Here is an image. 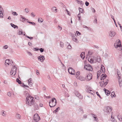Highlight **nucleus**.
<instances>
[{
    "instance_id": "f257e3e1",
    "label": "nucleus",
    "mask_w": 122,
    "mask_h": 122,
    "mask_svg": "<svg viewBox=\"0 0 122 122\" xmlns=\"http://www.w3.org/2000/svg\"><path fill=\"white\" fill-rule=\"evenodd\" d=\"M34 98L30 95H28L26 99V104L30 106H33V109L34 111L38 109L39 107L38 105L35 103L33 100Z\"/></svg>"
},
{
    "instance_id": "f03ea898",
    "label": "nucleus",
    "mask_w": 122,
    "mask_h": 122,
    "mask_svg": "<svg viewBox=\"0 0 122 122\" xmlns=\"http://www.w3.org/2000/svg\"><path fill=\"white\" fill-rule=\"evenodd\" d=\"M57 103L56 100L55 98H53L50 100L49 102V105L51 107H54Z\"/></svg>"
},
{
    "instance_id": "7ed1b4c3",
    "label": "nucleus",
    "mask_w": 122,
    "mask_h": 122,
    "mask_svg": "<svg viewBox=\"0 0 122 122\" xmlns=\"http://www.w3.org/2000/svg\"><path fill=\"white\" fill-rule=\"evenodd\" d=\"M81 33L78 31H76L75 33V35L74 34L72 36V39L73 41L76 43H78V41L76 37V36H79L81 35Z\"/></svg>"
},
{
    "instance_id": "20e7f679",
    "label": "nucleus",
    "mask_w": 122,
    "mask_h": 122,
    "mask_svg": "<svg viewBox=\"0 0 122 122\" xmlns=\"http://www.w3.org/2000/svg\"><path fill=\"white\" fill-rule=\"evenodd\" d=\"M114 46L116 49H118V48H120V50H121L122 47L120 40H117L114 43Z\"/></svg>"
},
{
    "instance_id": "39448f33",
    "label": "nucleus",
    "mask_w": 122,
    "mask_h": 122,
    "mask_svg": "<svg viewBox=\"0 0 122 122\" xmlns=\"http://www.w3.org/2000/svg\"><path fill=\"white\" fill-rule=\"evenodd\" d=\"M84 68L89 71H92L93 70L92 68L89 64H85L84 66Z\"/></svg>"
},
{
    "instance_id": "423d86ee",
    "label": "nucleus",
    "mask_w": 122,
    "mask_h": 122,
    "mask_svg": "<svg viewBox=\"0 0 122 122\" xmlns=\"http://www.w3.org/2000/svg\"><path fill=\"white\" fill-rule=\"evenodd\" d=\"M68 71L69 73L71 74L75 75V73L74 69L71 67H70L68 69Z\"/></svg>"
},
{
    "instance_id": "0eeeda50",
    "label": "nucleus",
    "mask_w": 122,
    "mask_h": 122,
    "mask_svg": "<svg viewBox=\"0 0 122 122\" xmlns=\"http://www.w3.org/2000/svg\"><path fill=\"white\" fill-rule=\"evenodd\" d=\"M40 117L39 116L38 114H35L33 117L34 120L36 122H37L40 119Z\"/></svg>"
},
{
    "instance_id": "6e6552de",
    "label": "nucleus",
    "mask_w": 122,
    "mask_h": 122,
    "mask_svg": "<svg viewBox=\"0 0 122 122\" xmlns=\"http://www.w3.org/2000/svg\"><path fill=\"white\" fill-rule=\"evenodd\" d=\"M105 108L106 109V112L107 114H110L112 110V107H110L108 106L105 107Z\"/></svg>"
},
{
    "instance_id": "1a4fd4ad",
    "label": "nucleus",
    "mask_w": 122,
    "mask_h": 122,
    "mask_svg": "<svg viewBox=\"0 0 122 122\" xmlns=\"http://www.w3.org/2000/svg\"><path fill=\"white\" fill-rule=\"evenodd\" d=\"M37 58L39 60H40L41 62H43L45 59V56H43L40 55V56H38Z\"/></svg>"
},
{
    "instance_id": "9d476101",
    "label": "nucleus",
    "mask_w": 122,
    "mask_h": 122,
    "mask_svg": "<svg viewBox=\"0 0 122 122\" xmlns=\"http://www.w3.org/2000/svg\"><path fill=\"white\" fill-rule=\"evenodd\" d=\"M20 20L22 22L24 23L26 21H27L28 20L25 17H24L22 15H20Z\"/></svg>"
},
{
    "instance_id": "9b49d317",
    "label": "nucleus",
    "mask_w": 122,
    "mask_h": 122,
    "mask_svg": "<svg viewBox=\"0 0 122 122\" xmlns=\"http://www.w3.org/2000/svg\"><path fill=\"white\" fill-rule=\"evenodd\" d=\"M94 56H91L89 58L88 60L91 63H92L94 62Z\"/></svg>"
},
{
    "instance_id": "f8f14e48",
    "label": "nucleus",
    "mask_w": 122,
    "mask_h": 122,
    "mask_svg": "<svg viewBox=\"0 0 122 122\" xmlns=\"http://www.w3.org/2000/svg\"><path fill=\"white\" fill-rule=\"evenodd\" d=\"M109 35L111 37H113L115 34V33L114 31H110L109 33Z\"/></svg>"
},
{
    "instance_id": "ddd939ff",
    "label": "nucleus",
    "mask_w": 122,
    "mask_h": 122,
    "mask_svg": "<svg viewBox=\"0 0 122 122\" xmlns=\"http://www.w3.org/2000/svg\"><path fill=\"white\" fill-rule=\"evenodd\" d=\"M10 61L9 59L6 60L5 61V65L6 66L10 65Z\"/></svg>"
},
{
    "instance_id": "4468645a",
    "label": "nucleus",
    "mask_w": 122,
    "mask_h": 122,
    "mask_svg": "<svg viewBox=\"0 0 122 122\" xmlns=\"http://www.w3.org/2000/svg\"><path fill=\"white\" fill-rule=\"evenodd\" d=\"M99 83H100V86L102 87H105L107 84V83L105 82V83H104L102 81L100 82Z\"/></svg>"
},
{
    "instance_id": "2eb2a0df",
    "label": "nucleus",
    "mask_w": 122,
    "mask_h": 122,
    "mask_svg": "<svg viewBox=\"0 0 122 122\" xmlns=\"http://www.w3.org/2000/svg\"><path fill=\"white\" fill-rule=\"evenodd\" d=\"M107 76L105 74H102L101 76V80L102 81L106 79V77Z\"/></svg>"
},
{
    "instance_id": "dca6fc26",
    "label": "nucleus",
    "mask_w": 122,
    "mask_h": 122,
    "mask_svg": "<svg viewBox=\"0 0 122 122\" xmlns=\"http://www.w3.org/2000/svg\"><path fill=\"white\" fill-rule=\"evenodd\" d=\"M92 75L91 73H89L87 76L86 78H87V80L89 81L92 78Z\"/></svg>"
},
{
    "instance_id": "f3484780",
    "label": "nucleus",
    "mask_w": 122,
    "mask_h": 122,
    "mask_svg": "<svg viewBox=\"0 0 122 122\" xmlns=\"http://www.w3.org/2000/svg\"><path fill=\"white\" fill-rule=\"evenodd\" d=\"M76 96L77 97L80 99H82L83 98L82 96L78 92H76Z\"/></svg>"
},
{
    "instance_id": "a211bd4d",
    "label": "nucleus",
    "mask_w": 122,
    "mask_h": 122,
    "mask_svg": "<svg viewBox=\"0 0 122 122\" xmlns=\"http://www.w3.org/2000/svg\"><path fill=\"white\" fill-rule=\"evenodd\" d=\"M33 81L32 79L31 78H30L28 80V82L29 83V86H32L33 84Z\"/></svg>"
},
{
    "instance_id": "6ab92c4d",
    "label": "nucleus",
    "mask_w": 122,
    "mask_h": 122,
    "mask_svg": "<svg viewBox=\"0 0 122 122\" xmlns=\"http://www.w3.org/2000/svg\"><path fill=\"white\" fill-rule=\"evenodd\" d=\"M103 90L104 91H105V93L106 95L107 96H108L110 95V91H109L105 88H104Z\"/></svg>"
},
{
    "instance_id": "aec40b11",
    "label": "nucleus",
    "mask_w": 122,
    "mask_h": 122,
    "mask_svg": "<svg viewBox=\"0 0 122 122\" xmlns=\"http://www.w3.org/2000/svg\"><path fill=\"white\" fill-rule=\"evenodd\" d=\"M3 10L2 7L0 5V17H3Z\"/></svg>"
},
{
    "instance_id": "412c9836",
    "label": "nucleus",
    "mask_w": 122,
    "mask_h": 122,
    "mask_svg": "<svg viewBox=\"0 0 122 122\" xmlns=\"http://www.w3.org/2000/svg\"><path fill=\"white\" fill-rule=\"evenodd\" d=\"M16 66H14L11 69V70L15 71L14 72H13V74L14 75H15L16 73V70H17V68Z\"/></svg>"
},
{
    "instance_id": "4be33fe9",
    "label": "nucleus",
    "mask_w": 122,
    "mask_h": 122,
    "mask_svg": "<svg viewBox=\"0 0 122 122\" xmlns=\"http://www.w3.org/2000/svg\"><path fill=\"white\" fill-rule=\"evenodd\" d=\"M91 114L92 116V117L94 118L95 119V120L97 122L98 121V118L97 117V116L93 114Z\"/></svg>"
},
{
    "instance_id": "5701e85b",
    "label": "nucleus",
    "mask_w": 122,
    "mask_h": 122,
    "mask_svg": "<svg viewBox=\"0 0 122 122\" xmlns=\"http://www.w3.org/2000/svg\"><path fill=\"white\" fill-rule=\"evenodd\" d=\"M77 78L78 79H79L81 81H84L85 80V78H84L82 76H80L78 77V78Z\"/></svg>"
},
{
    "instance_id": "b1692460",
    "label": "nucleus",
    "mask_w": 122,
    "mask_h": 122,
    "mask_svg": "<svg viewBox=\"0 0 122 122\" xmlns=\"http://www.w3.org/2000/svg\"><path fill=\"white\" fill-rule=\"evenodd\" d=\"M102 71L101 70H99L97 72V78H98V77L99 76H100V74L102 73Z\"/></svg>"
},
{
    "instance_id": "393cba45",
    "label": "nucleus",
    "mask_w": 122,
    "mask_h": 122,
    "mask_svg": "<svg viewBox=\"0 0 122 122\" xmlns=\"http://www.w3.org/2000/svg\"><path fill=\"white\" fill-rule=\"evenodd\" d=\"M25 33L23 32L22 31H19L18 32V34L19 35H23L25 36Z\"/></svg>"
},
{
    "instance_id": "a878e982",
    "label": "nucleus",
    "mask_w": 122,
    "mask_h": 122,
    "mask_svg": "<svg viewBox=\"0 0 122 122\" xmlns=\"http://www.w3.org/2000/svg\"><path fill=\"white\" fill-rule=\"evenodd\" d=\"M11 26L13 27L14 28H18V26L16 25H15L14 24H13L12 23H11L10 24Z\"/></svg>"
},
{
    "instance_id": "bb28decb",
    "label": "nucleus",
    "mask_w": 122,
    "mask_h": 122,
    "mask_svg": "<svg viewBox=\"0 0 122 122\" xmlns=\"http://www.w3.org/2000/svg\"><path fill=\"white\" fill-rule=\"evenodd\" d=\"M111 121L113 122H116V120H115V119L114 118V117H113L112 115H111Z\"/></svg>"
},
{
    "instance_id": "cd10ccee",
    "label": "nucleus",
    "mask_w": 122,
    "mask_h": 122,
    "mask_svg": "<svg viewBox=\"0 0 122 122\" xmlns=\"http://www.w3.org/2000/svg\"><path fill=\"white\" fill-rule=\"evenodd\" d=\"M16 118L18 119H21V116L19 114H16L15 116Z\"/></svg>"
},
{
    "instance_id": "c85d7f7f",
    "label": "nucleus",
    "mask_w": 122,
    "mask_h": 122,
    "mask_svg": "<svg viewBox=\"0 0 122 122\" xmlns=\"http://www.w3.org/2000/svg\"><path fill=\"white\" fill-rule=\"evenodd\" d=\"M100 70L102 71V73H104L105 71V69L104 67H102V66H101L100 68Z\"/></svg>"
},
{
    "instance_id": "c756f323",
    "label": "nucleus",
    "mask_w": 122,
    "mask_h": 122,
    "mask_svg": "<svg viewBox=\"0 0 122 122\" xmlns=\"http://www.w3.org/2000/svg\"><path fill=\"white\" fill-rule=\"evenodd\" d=\"M16 81L19 84H21L22 83L21 81L19 79L17 78L16 79Z\"/></svg>"
},
{
    "instance_id": "7c9ffc66",
    "label": "nucleus",
    "mask_w": 122,
    "mask_h": 122,
    "mask_svg": "<svg viewBox=\"0 0 122 122\" xmlns=\"http://www.w3.org/2000/svg\"><path fill=\"white\" fill-rule=\"evenodd\" d=\"M43 21V20L41 18H39L38 21L39 22L41 23H42Z\"/></svg>"
},
{
    "instance_id": "2f4dec72",
    "label": "nucleus",
    "mask_w": 122,
    "mask_h": 122,
    "mask_svg": "<svg viewBox=\"0 0 122 122\" xmlns=\"http://www.w3.org/2000/svg\"><path fill=\"white\" fill-rule=\"evenodd\" d=\"M52 10L53 12H54L55 11H56L57 10V9H56V8L55 7H53L51 9Z\"/></svg>"
},
{
    "instance_id": "473e14b6",
    "label": "nucleus",
    "mask_w": 122,
    "mask_h": 122,
    "mask_svg": "<svg viewBox=\"0 0 122 122\" xmlns=\"http://www.w3.org/2000/svg\"><path fill=\"white\" fill-rule=\"evenodd\" d=\"M115 96H116L115 92H112L111 93V96L112 97H114Z\"/></svg>"
},
{
    "instance_id": "72a5a7b5",
    "label": "nucleus",
    "mask_w": 122,
    "mask_h": 122,
    "mask_svg": "<svg viewBox=\"0 0 122 122\" xmlns=\"http://www.w3.org/2000/svg\"><path fill=\"white\" fill-rule=\"evenodd\" d=\"M83 54H85V52H84L82 53H81V54L80 55V56L81 58H83V59H84V58L85 57V56H83Z\"/></svg>"
},
{
    "instance_id": "f704fd0d",
    "label": "nucleus",
    "mask_w": 122,
    "mask_h": 122,
    "mask_svg": "<svg viewBox=\"0 0 122 122\" xmlns=\"http://www.w3.org/2000/svg\"><path fill=\"white\" fill-rule=\"evenodd\" d=\"M103 81H102L103 82H104V83H105V82L107 83V84L108 83V79H104V80H103Z\"/></svg>"
},
{
    "instance_id": "c9c22d12",
    "label": "nucleus",
    "mask_w": 122,
    "mask_h": 122,
    "mask_svg": "<svg viewBox=\"0 0 122 122\" xmlns=\"http://www.w3.org/2000/svg\"><path fill=\"white\" fill-rule=\"evenodd\" d=\"M117 117L120 121H122V117L121 116L118 115Z\"/></svg>"
},
{
    "instance_id": "e433bc0d",
    "label": "nucleus",
    "mask_w": 122,
    "mask_h": 122,
    "mask_svg": "<svg viewBox=\"0 0 122 122\" xmlns=\"http://www.w3.org/2000/svg\"><path fill=\"white\" fill-rule=\"evenodd\" d=\"M27 23H29L30 24H31L32 25H36V24L33 22H31L28 21H27Z\"/></svg>"
},
{
    "instance_id": "4c0bfd02",
    "label": "nucleus",
    "mask_w": 122,
    "mask_h": 122,
    "mask_svg": "<svg viewBox=\"0 0 122 122\" xmlns=\"http://www.w3.org/2000/svg\"><path fill=\"white\" fill-rule=\"evenodd\" d=\"M79 12L81 13H83V10L82 8H79Z\"/></svg>"
},
{
    "instance_id": "58836bf2",
    "label": "nucleus",
    "mask_w": 122,
    "mask_h": 122,
    "mask_svg": "<svg viewBox=\"0 0 122 122\" xmlns=\"http://www.w3.org/2000/svg\"><path fill=\"white\" fill-rule=\"evenodd\" d=\"M79 72L77 71V72L76 73V77L77 78V77L79 75Z\"/></svg>"
},
{
    "instance_id": "ea45409f",
    "label": "nucleus",
    "mask_w": 122,
    "mask_h": 122,
    "mask_svg": "<svg viewBox=\"0 0 122 122\" xmlns=\"http://www.w3.org/2000/svg\"><path fill=\"white\" fill-rule=\"evenodd\" d=\"M60 45L61 47H63L64 46V43L62 42H61L60 43Z\"/></svg>"
},
{
    "instance_id": "a19ab883",
    "label": "nucleus",
    "mask_w": 122,
    "mask_h": 122,
    "mask_svg": "<svg viewBox=\"0 0 122 122\" xmlns=\"http://www.w3.org/2000/svg\"><path fill=\"white\" fill-rule=\"evenodd\" d=\"M97 61L98 62H100V57L99 56H97Z\"/></svg>"
},
{
    "instance_id": "79ce46f5",
    "label": "nucleus",
    "mask_w": 122,
    "mask_h": 122,
    "mask_svg": "<svg viewBox=\"0 0 122 122\" xmlns=\"http://www.w3.org/2000/svg\"><path fill=\"white\" fill-rule=\"evenodd\" d=\"M12 14L14 15H17L18 14L15 12H13L12 13Z\"/></svg>"
},
{
    "instance_id": "37998d69",
    "label": "nucleus",
    "mask_w": 122,
    "mask_h": 122,
    "mask_svg": "<svg viewBox=\"0 0 122 122\" xmlns=\"http://www.w3.org/2000/svg\"><path fill=\"white\" fill-rule=\"evenodd\" d=\"M97 57H95L94 56V58L93 59L94 60V62H96L97 61Z\"/></svg>"
},
{
    "instance_id": "c03bdc74",
    "label": "nucleus",
    "mask_w": 122,
    "mask_h": 122,
    "mask_svg": "<svg viewBox=\"0 0 122 122\" xmlns=\"http://www.w3.org/2000/svg\"><path fill=\"white\" fill-rule=\"evenodd\" d=\"M88 92L90 93H91V94H93V91L91 90L90 89H88L87 90Z\"/></svg>"
},
{
    "instance_id": "a18cd8bd",
    "label": "nucleus",
    "mask_w": 122,
    "mask_h": 122,
    "mask_svg": "<svg viewBox=\"0 0 122 122\" xmlns=\"http://www.w3.org/2000/svg\"><path fill=\"white\" fill-rule=\"evenodd\" d=\"M26 52L29 56H32V54L31 52H29L28 51H27Z\"/></svg>"
},
{
    "instance_id": "49530a36",
    "label": "nucleus",
    "mask_w": 122,
    "mask_h": 122,
    "mask_svg": "<svg viewBox=\"0 0 122 122\" xmlns=\"http://www.w3.org/2000/svg\"><path fill=\"white\" fill-rule=\"evenodd\" d=\"M71 46L69 44V45L67 46V48L69 49H71Z\"/></svg>"
},
{
    "instance_id": "de8ad7c7",
    "label": "nucleus",
    "mask_w": 122,
    "mask_h": 122,
    "mask_svg": "<svg viewBox=\"0 0 122 122\" xmlns=\"http://www.w3.org/2000/svg\"><path fill=\"white\" fill-rule=\"evenodd\" d=\"M14 71L11 70V71L10 72V74L11 75L14 76L13 74V72H14Z\"/></svg>"
},
{
    "instance_id": "09e8293b",
    "label": "nucleus",
    "mask_w": 122,
    "mask_h": 122,
    "mask_svg": "<svg viewBox=\"0 0 122 122\" xmlns=\"http://www.w3.org/2000/svg\"><path fill=\"white\" fill-rule=\"evenodd\" d=\"M39 50H40L41 52H42L44 51V49L42 48H41L39 49Z\"/></svg>"
},
{
    "instance_id": "8fccbe9b",
    "label": "nucleus",
    "mask_w": 122,
    "mask_h": 122,
    "mask_svg": "<svg viewBox=\"0 0 122 122\" xmlns=\"http://www.w3.org/2000/svg\"><path fill=\"white\" fill-rule=\"evenodd\" d=\"M7 94L8 96L10 97L11 95V93L10 92H9L7 93Z\"/></svg>"
},
{
    "instance_id": "3c124183",
    "label": "nucleus",
    "mask_w": 122,
    "mask_h": 122,
    "mask_svg": "<svg viewBox=\"0 0 122 122\" xmlns=\"http://www.w3.org/2000/svg\"><path fill=\"white\" fill-rule=\"evenodd\" d=\"M96 94L100 98L102 99V98H101L100 95L99 94V93H98V92H96Z\"/></svg>"
},
{
    "instance_id": "603ef678",
    "label": "nucleus",
    "mask_w": 122,
    "mask_h": 122,
    "mask_svg": "<svg viewBox=\"0 0 122 122\" xmlns=\"http://www.w3.org/2000/svg\"><path fill=\"white\" fill-rule=\"evenodd\" d=\"M31 15L33 17H34L35 16V15L34 13L33 12H32L31 13Z\"/></svg>"
},
{
    "instance_id": "864d4df0",
    "label": "nucleus",
    "mask_w": 122,
    "mask_h": 122,
    "mask_svg": "<svg viewBox=\"0 0 122 122\" xmlns=\"http://www.w3.org/2000/svg\"><path fill=\"white\" fill-rule=\"evenodd\" d=\"M85 4L87 6L89 5V3L88 2H87V1H86V2L85 3Z\"/></svg>"
},
{
    "instance_id": "5fc2aeb1",
    "label": "nucleus",
    "mask_w": 122,
    "mask_h": 122,
    "mask_svg": "<svg viewBox=\"0 0 122 122\" xmlns=\"http://www.w3.org/2000/svg\"><path fill=\"white\" fill-rule=\"evenodd\" d=\"M25 11L27 12L28 13L29 12V9L28 8H26L25 9Z\"/></svg>"
},
{
    "instance_id": "6e6d98bb",
    "label": "nucleus",
    "mask_w": 122,
    "mask_h": 122,
    "mask_svg": "<svg viewBox=\"0 0 122 122\" xmlns=\"http://www.w3.org/2000/svg\"><path fill=\"white\" fill-rule=\"evenodd\" d=\"M25 36L27 38H28L30 39H33V38L32 37H30L28 36L27 35H26Z\"/></svg>"
},
{
    "instance_id": "4d7b16f0",
    "label": "nucleus",
    "mask_w": 122,
    "mask_h": 122,
    "mask_svg": "<svg viewBox=\"0 0 122 122\" xmlns=\"http://www.w3.org/2000/svg\"><path fill=\"white\" fill-rule=\"evenodd\" d=\"M5 111H3V112L2 114V115L3 116H5L6 114H5Z\"/></svg>"
},
{
    "instance_id": "13d9d810",
    "label": "nucleus",
    "mask_w": 122,
    "mask_h": 122,
    "mask_svg": "<svg viewBox=\"0 0 122 122\" xmlns=\"http://www.w3.org/2000/svg\"><path fill=\"white\" fill-rule=\"evenodd\" d=\"M117 75H118V76L120 77V76L119 75H120V72L119 71H118L117 70Z\"/></svg>"
},
{
    "instance_id": "bf43d9fd",
    "label": "nucleus",
    "mask_w": 122,
    "mask_h": 122,
    "mask_svg": "<svg viewBox=\"0 0 122 122\" xmlns=\"http://www.w3.org/2000/svg\"><path fill=\"white\" fill-rule=\"evenodd\" d=\"M58 28L59 30H62V28L60 26L58 25Z\"/></svg>"
},
{
    "instance_id": "052dcab7",
    "label": "nucleus",
    "mask_w": 122,
    "mask_h": 122,
    "mask_svg": "<svg viewBox=\"0 0 122 122\" xmlns=\"http://www.w3.org/2000/svg\"><path fill=\"white\" fill-rule=\"evenodd\" d=\"M22 86L24 87H25V86L27 87H29L28 86L24 85L23 83H22Z\"/></svg>"
},
{
    "instance_id": "680f3d73",
    "label": "nucleus",
    "mask_w": 122,
    "mask_h": 122,
    "mask_svg": "<svg viewBox=\"0 0 122 122\" xmlns=\"http://www.w3.org/2000/svg\"><path fill=\"white\" fill-rule=\"evenodd\" d=\"M3 47L5 49H7L8 47V46L7 45H5Z\"/></svg>"
},
{
    "instance_id": "e2e57ef3",
    "label": "nucleus",
    "mask_w": 122,
    "mask_h": 122,
    "mask_svg": "<svg viewBox=\"0 0 122 122\" xmlns=\"http://www.w3.org/2000/svg\"><path fill=\"white\" fill-rule=\"evenodd\" d=\"M60 109L59 107H58L57 108H56V110H55V111H56V112H58V109Z\"/></svg>"
},
{
    "instance_id": "0e129e2a",
    "label": "nucleus",
    "mask_w": 122,
    "mask_h": 122,
    "mask_svg": "<svg viewBox=\"0 0 122 122\" xmlns=\"http://www.w3.org/2000/svg\"><path fill=\"white\" fill-rule=\"evenodd\" d=\"M119 84L120 87H121V86H120V85H121V84H122V81H119Z\"/></svg>"
},
{
    "instance_id": "69168bd1",
    "label": "nucleus",
    "mask_w": 122,
    "mask_h": 122,
    "mask_svg": "<svg viewBox=\"0 0 122 122\" xmlns=\"http://www.w3.org/2000/svg\"><path fill=\"white\" fill-rule=\"evenodd\" d=\"M94 46L96 48L98 49L99 48L98 46L96 45H94Z\"/></svg>"
},
{
    "instance_id": "338daca9",
    "label": "nucleus",
    "mask_w": 122,
    "mask_h": 122,
    "mask_svg": "<svg viewBox=\"0 0 122 122\" xmlns=\"http://www.w3.org/2000/svg\"><path fill=\"white\" fill-rule=\"evenodd\" d=\"M28 44L30 46H31L32 45V43L30 42H29Z\"/></svg>"
},
{
    "instance_id": "774afa93",
    "label": "nucleus",
    "mask_w": 122,
    "mask_h": 122,
    "mask_svg": "<svg viewBox=\"0 0 122 122\" xmlns=\"http://www.w3.org/2000/svg\"><path fill=\"white\" fill-rule=\"evenodd\" d=\"M83 117L84 118H86L87 117V116L85 114L84 115Z\"/></svg>"
}]
</instances>
